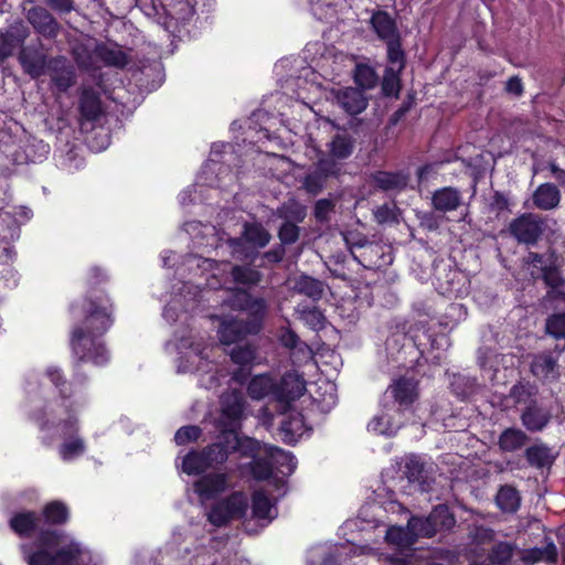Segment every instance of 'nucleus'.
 Here are the masks:
<instances>
[{"label":"nucleus","instance_id":"nucleus-1","mask_svg":"<svg viewBox=\"0 0 565 565\" xmlns=\"http://www.w3.org/2000/svg\"><path fill=\"white\" fill-rule=\"evenodd\" d=\"M70 349L73 356L72 380H68L64 371L55 365L45 370V376L56 388L62 399H70L77 387H83L88 382V375L84 371V364L106 366L110 361V352L102 337L85 332L84 327H72L70 332Z\"/></svg>","mask_w":565,"mask_h":565},{"label":"nucleus","instance_id":"nucleus-2","mask_svg":"<svg viewBox=\"0 0 565 565\" xmlns=\"http://www.w3.org/2000/svg\"><path fill=\"white\" fill-rule=\"evenodd\" d=\"M108 280L106 273L97 267L87 271V292L81 302L70 305L68 311L79 320L73 327H84L85 332L104 338L115 323V303L100 288Z\"/></svg>","mask_w":565,"mask_h":565},{"label":"nucleus","instance_id":"nucleus-3","mask_svg":"<svg viewBox=\"0 0 565 565\" xmlns=\"http://www.w3.org/2000/svg\"><path fill=\"white\" fill-rule=\"evenodd\" d=\"M418 399L419 381L414 376L399 375L392 379L386 387L382 399V408L398 415L413 414Z\"/></svg>","mask_w":565,"mask_h":565},{"label":"nucleus","instance_id":"nucleus-4","mask_svg":"<svg viewBox=\"0 0 565 565\" xmlns=\"http://www.w3.org/2000/svg\"><path fill=\"white\" fill-rule=\"evenodd\" d=\"M396 331L403 334V349L412 347L416 350V356L413 360L414 366L423 365L422 360L427 361L425 358L426 351L436 348V339L434 334L430 333L427 322L416 321L412 323H398Z\"/></svg>","mask_w":565,"mask_h":565},{"label":"nucleus","instance_id":"nucleus-5","mask_svg":"<svg viewBox=\"0 0 565 565\" xmlns=\"http://www.w3.org/2000/svg\"><path fill=\"white\" fill-rule=\"evenodd\" d=\"M253 316H256L255 313ZM265 321L253 318H224L220 322L217 335L224 345L241 344L248 335H257L264 329Z\"/></svg>","mask_w":565,"mask_h":565},{"label":"nucleus","instance_id":"nucleus-6","mask_svg":"<svg viewBox=\"0 0 565 565\" xmlns=\"http://www.w3.org/2000/svg\"><path fill=\"white\" fill-rule=\"evenodd\" d=\"M248 502L242 491H234L213 504L207 513V521L216 526H225L232 520H241L246 515Z\"/></svg>","mask_w":565,"mask_h":565},{"label":"nucleus","instance_id":"nucleus-7","mask_svg":"<svg viewBox=\"0 0 565 565\" xmlns=\"http://www.w3.org/2000/svg\"><path fill=\"white\" fill-rule=\"evenodd\" d=\"M18 49V62L24 74L33 79L46 74L51 57L40 38L31 40L28 44L23 43Z\"/></svg>","mask_w":565,"mask_h":565},{"label":"nucleus","instance_id":"nucleus-8","mask_svg":"<svg viewBox=\"0 0 565 565\" xmlns=\"http://www.w3.org/2000/svg\"><path fill=\"white\" fill-rule=\"evenodd\" d=\"M545 231V222L535 213L525 212L513 218L509 224L510 235L518 243L526 246H535Z\"/></svg>","mask_w":565,"mask_h":565},{"label":"nucleus","instance_id":"nucleus-9","mask_svg":"<svg viewBox=\"0 0 565 565\" xmlns=\"http://www.w3.org/2000/svg\"><path fill=\"white\" fill-rule=\"evenodd\" d=\"M342 166L332 158H320L307 172L302 188L310 195L320 194L331 178H339Z\"/></svg>","mask_w":565,"mask_h":565},{"label":"nucleus","instance_id":"nucleus-10","mask_svg":"<svg viewBox=\"0 0 565 565\" xmlns=\"http://www.w3.org/2000/svg\"><path fill=\"white\" fill-rule=\"evenodd\" d=\"M81 555L82 550L79 544L71 542L54 552L35 547V550L28 555L26 561L29 565H74Z\"/></svg>","mask_w":565,"mask_h":565},{"label":"nucleus","instance_id":"nucleus-11","mask_svg":"<svg viewBox=\"0 0 565 565\" xmlns=\"http://www.w3.org/2000/svg\"><path fill=\"white\" fill-rule=\"evenodd\" d=\"M565 345L556 344L554 351L545 350L532 356L530 372L540 381H557L561 376L558 359Z\"/></svg>","mask_w":565,"mask_h":565},{"label":"nucleus","instance_id":"nucleus-12","mask_svg":"<svg viewBox=\"0 0 565 565\" xmlns=\"http://www.w3.org/2000/svg\"><path fill=\"white\" fill-rule=\"evenodd\" d=\"M228 306L236 311H245L246 318H253L255 313L259 320L266 319L268 305L263 297H254L247 289L237 287L232 291Z\"/></svg>","mask_w":565,"mask_h":565},{"label":"nucleus","instance_id":"nucleus-13","mask_svg":"<svg viewBox=\"0 0 565 565\" xmlns=\"http://www.w3.org/2000/svg\"><path fill=\"white\" fill-rule=\"evenodd\" d=\"M30 36V28L23 20H15L0 30V62L11 57Z\"/></svg>","mask_w":565,"mask_h":565},{"label":"nucleus","instance_id":"nucleus-14","mask_svg":"<svg viewBox=\"0 0 565 565\" xmlns=\"http://www.w3.org/2000/svg\"><path fill=\"white\" fill-rule=\"evenodd\" d=\"M306 391V383L301 376L294 373H286L276 383V401L289 406L290 403L300 398Z\"/></svg>","mask_w":565,"mask_h":565},{"label":"nucleus","instance_id":"nucleus-15","mask_svg":"<svg viewBox=\"0 0 565 565\" xmlns=\"http://www.w3.org/2000/svg\"><path fill=\"white\" fill-rule=\"evenodd\" d=\"M53 85L58 92H67L76 79L74 67L67 62L64 56L51 57V63L47 67Z\"/></svg>","mask_w":565,"mask_h":565},{"label":"nucleus","instance_id":"nucleus-16","mask_svg":"<svg viewBox=\"0 0 565 565\" xmlns=\"http://www.w3.org/2000/svg\"><path fill=\"white\" fill-rule=\"evenodd\" d=\"M227 486L228 478L226 473L211 472L195 480L193 489L202 500H212L223 493Z\"/></svg>","mask_w":565,"mask_h":565},{"label":"nucleus","instance_id":"nucleus-17","mask_svg":"<svg viewBox=\"0 0 565 565\" xmlns=\"http://www.w3.org/2000/svg\"><path fill=\"white\" fill-rule=\"evenodd\" d=\"M28 21L40 35L47 40L55 39L61 30L57 20L43 7L31 8L28 12Z\"/></svg>","mask_w":565,"mask_h":565},{"label":"nucleus","instance_id":"nucleus-18","mask_svg":"<svg viewBox=\"0 0 565 565\" xmlns=\"http://www.w3.org/2000/svg\"><path fill=\"white\" fill-rule=\"evenodd\" d=\"M65 412H66V417L58 420L56 424L51 423L43 415L41 418L38 419L40 429L42 431H44V430H49V429L55 427L58 433V436L62 440L81 436L79 435V431H81L79 419H78L76 413L74 412V409L72 408V405L66 406Z\"/></svg>","mask_w":565,"mask_h":565},{"label":"nucleus","instance_id":"nucleus-19","mask_svg":"<svg viewBox=\"0 0 565 565\" xmlns=\"http://www.w3.org/2000/svg\"><path fill=\"white\" fill-rule=\"evenodd\" d=\"M225 443L230 444L232 454L238 452L242 458L255 459L262 450L260 443L257 439L241 436L233 429L225 430Z\"/></svg>","mask_w":565,"mask_h":565},{"label":"nucleus","instance_id":"nucleus-20","mask_svg":"<svg viewBox=\"0 0 565 565\" xmlns=\"http://www.w3.org/2000/svg\"><path fill=\"white\" fill-rule=\"evenodd\" d=\"M370 23L376 36L383 42L401 36L395 18L385 10L374 11Z\"/></svg>","mask_w":565,"mask_h":565},{"label":"nucleus","instance_id":"nucleus-21","mask_svg":"<svg viewBox=\"0 0 565 565\" xmlns=\"http://www.w3.org/2000/svg\"><path fill=\"white\" fill-rule=\"evenodd\" d=\"M522 425L531 433L542 431L551 420V413L539 402L524 407L520 415Z\"/></svg>","mask_w":565,"mask_h":565},{"label":"nucleus","instance_id":"nucleus-22","mask_svg":"<svg viewBox=\"0 0 565 565\" xmlns=\"http://www.w3.org/2000/svg\"><path fill=\"white\" fill-rule=\"evenodd\" d=\"M40 521L35 511H21L10 518L9 526L18 536L30 539L39 530Z\"/></svg>","mask_w":565,"mask_h":565},{"label":"nucleus","instance_id":"nucleus-23","mask_svg":"<svg viewBox=\"0 0 565 565\" xmlns=\"http://www.w3.org/2000/svg\"><path fill=\"white\" fill-rule=\"evenodd\" d=\"M305 428V418L301 413H287L279 425V434L281 436V440L287 445L296 444L298 439L303 435Z\"/></svg>","mask_w":565,"mask_h":565},{"label":"nucleus","instance_id":"nucleus-24","mask_svg":"<svg viewBox=\"0 0 565 565\" xmlns=\"http://www.w3.org/2000/svg\"><path fill=\"white\" fill-rule=\"evenodd\" d=\"M338 104L349 114L359 115L367 107V98L360 88L347 87L337 93Z\"/></svg>","mask_w":565,"mask_h":565},{"label":"nucleus","instance_id":"nucleus-25","mask_svg":"<svg viewBox=\"0 0 565 565\" xmlns=\"http://www.w3.org/2000/svg\"><path fill=\"white\" fill-rule=\"evenodd\" d=\"M371 180L382 191H402L408 183V177L402 171L377 170L371 174Z\"/></svg>","mask_w":565,"mask_h":565},{"label":"nucleus","instance_id":"nucleus-26","mask_svg":"<svg viewBox=\"0 0 565 565\" xmlns=\"http://www.w3.org/2000/svg\"><path fill=\"white\" fill-rule=\"evenodd\" d=\"M78 110L82 118L94 121L102 115V99L93 87H84L79 95Z\"/></svg>","mask_w":565,"mask_h":565},{"label":"nucleus","instance_id":"nucleus-27","mask_svg":"<svg viewBox=\"0 0 565 565\" xmlns=\"http://www.w3.org/2000/svg\"><path fill=\"white\" fill-rule=\"evenodd\" d=\"M557 263V256L551 250L547 257V264L541 266V278L548 290L564 291L565 278Z\"/></svg>","mask_w":565,"mask_h":565},{"label":"nucleus","instance_id":"nucleus-28","mask_svg":"<svg viewBox=\"0 0 565 565\" xmlns=\"http://www.w3.org/2000/svg\"><path fill=\"white\" fill-rule=\"evenodd\" d=\"M461 204V193L452 186H444L436 190L431 196V205L438 212H451Z\"/></svg>","mask_w":565,"mask_h":565},{"label":"nucleus","instance_id":"nucleus-29","mask_svg":"<svg viewBox=\"0 0 565 565\" xmlns=\"http://www.w3.org/2000/svg\"><path fill=\"white\" fill-rule=\"evenodd\" d=\"M276 381L269 374H258L247 384V394L252 399L260 401L271 397L276 401Z\"/></svg>","mask_w":565,"mask_h":565},{"label":"nucleus","instance_id":"nucleus-30","mask_svg":"<svg viewBox=\"0 0 565 565\" xmlns=\"http://www.w3.org/2000/svg\"><path fill=\"white\" fill-rule=\"evenodd\" d=\"M561 202V192L554 183L546 182L540 184L533 193L534 205L543 211H550L558 206Z\"/></svg>","mask_w":565,"mask_h":565},{"label":"nucleus","instance_id":"nucleus-31","mask_svg":"<svg viewBox=\"0 0 565 565\" xmlns=\"http://www.w3.org/2000/svg\"><path fill=\"white\" fill-rule=\"evenodd\" d=\"M222 414L230 420H239L245 409V398L243 393L234 388L221 396Z\"/></svg>","mask_w":565,"mask_h":565},{"label":"nucleus","instance_id":"nucleus-32","mask_svg":"<svg viewBox=\"0 0 565 565\" xmlns=\"http://www.w3.org/2000/svg\"><path fill=\"white\" fill-rule=\"evenodd\" d=\"M404 473L409 482H417L423 490L429 488L433 478L429 477L425 462L420 457L412 455L406 459Z\"/></svg>","mask_w":565,"mask_h":565},{"label":"nucleus","instance_id":"nucleus-33","mask_svg":"<svg viewBox=\"0 0 565 565\" xmlns=\"http://www.w3.org/2000/svg\"><path fill=\"white\" fill-rule=\"evenodd\" d=\"M524 457L530 467L540 470L551 468L555 460L551 448L545 444H535L527 447L524 451Z\"/></svg>","mask_w":565,"mask_h":565},{"label":"nucleus","instance_id":"nucleus-34","mask_svg":"<svg viewBox=\"0 0 565 565\" xmlns=\"http://www.w3.org/2000/svg\"><path fill=\"white\" fill-rule=\"evenodd\" d=\"M230 276L236 285L248 288L258 286L263 279V274L249 265H233Z\"/></svg>","mask_w":565,"mask_h":565},{"label":"nucleus","instance_id":"nucleus-35","mask_svg":"<svg viewBox=\"0 0 565 565\" xmlns=\"http://www.w3.org/2000/svg\"><path fill=\"white\" fill-rule=\"evenodd\" d=\"M440 512L431 511L430 514L426 518L420 516H412L409 521V529L413 532L415 537V542L418 537H433L439 532L435 523V519L439 515Z\"/></svg>","mask_w":565,"mask_h":565},{"label":"nucleus","instance_id":"nucleus-36","mask_svg":"<svg viewBox=\"0 0 565 565\" xmlns=\"http://www.w3.org/2000/svg\"><path fill=\"white\" fill-rule=\"evenodd\" d=\"M530 440L529 436L520 428H505L499 436L498 445L504 452H513L523 448Z\"/></svg>","mask_w":565,"mask_h":565},{"label":"nucleus","instance_id":"nucleus-37","mask_svg":"<svg viewBox=\"0 0 565 565\" xmlns=\"http://www.w3.org/2000/svg\"><path fill=\"white\" fill-rule=\"evenodd\" d=\"M498 508L504 513H515L521 505V495L511 484L501 486L495 495Z\"/></svg>","mask_w":565,"mask_h":565},{"label":"nucleus","instance_id":"nucleus-38","mask_svg":"<svg viewBox=\"0 0 565 565\" xmlns=\"http://www.w3.org/2000/svg\"><path fill=\"white\" fill-rule=\"evenodd\" d=\"M354 151V139L349 134H337L329 143V156L333 160H345Z\"/></svg>","mask_w":565,"mask_h":565},{"label":"nucleus","instance_id":"nucleus-39","mask_svg":"<svg viewBox=\"0 0 565 565\" xmlns=\"http://www.w3.org/2000/svg\"><path fill=\"white\" fill-rule=\"evenodd\" d=\"M203 448L211 468L225 463L232 454L230 444L225 443V430L221 433L216 441Z\"/></svg>","mask_w":565,"mask_h":565},{"label":"nucleus","instance_id":"nucleus-40","mask_svg":"<svg viewBox=\"0 0 565 565\" xmlns=\"http://www.w3.org/2000/svg\"><path fill=\"white\" fill-rule=\"evenodd\" d=\"M95 54L106 66L124 68L129 63V57L122 50L110 47L105 43L96 45Z\"/></svg>","mask_w":565,"mask_h":565},{"label":"nucleus","instance_id":"nucleus-41","mask_svg":"<svg viewBox=\"0 0 565 565\" xmlns=\"http://www.w3.org/2000/svg\"><path fill=\"white\" fill-rule=\"evenodd\" d=\"M204 448L190 450L182 460V470L188 476H199L210 469Z\"/></svg>","mask_w":565,"mask_h":565},{"label":"nucleus","instance_id":"nucleus-42","mask_svg":"<svg viewBox=\"0 0 565 565\" xmlns=\"http://www.w3.org/2000/svg\"><path fill=\"white\" fill-rule=\"evenodd\" d=\"M295 290L313 301H318L323 296L324 285L321 280L302 274L295 281Z\"/></svg>","mask_w":565,"mask_h":565},{"label":"nucleus","instance_id":"nucleus-43","mask_svg":"<svg viewBox=\"0 0 565 565\" xmlns=\"http://www.w3.org/2000/svg\"><path fill=\"white\" fill-rule=\"evenodd\" d=\"M243 238L257 248L268 245L271 239L270 233L257 222H246L243 227Z\"/></svg>","mask_w":565,"mask_h":565},{"label":"nucleus","instance_id":"nucleus-44","mask_svg":"<svg viewBox=\"0 0 565 565\" xmlns=\"http://www.w3.org/2000/svg\"><path fill=\"white\" fill-rule=\"evenodd\" d=\"M87 450V445L82 436L63 439L58 446V456L63 461H72L82 457Z\"/></svg>","mask_w":565,"mask_h":565},{"label":"nucleus","instance_id":"nucleus-45","mask_svg":"<svg viewBox=\"0 0 565 565\" xmlns=\"http://www.w3.org/2000/svg\"><path fill=\"white\" fill-rule=\"evenodd\" d=\"M42 516L50 525H63L70 519V511L65 503L51 501L43 507Z\"/></svg>","mask_w":565,"mask_h":565},{"label":"nucleus","instance_id":"nucleus-46","mask_svg":"<svg viewBox=\"0 0 565 565\" xmlns=\"http://www.w3.org/2000/svg\"><path fill=\"white\" fill-rule=\"evenodd\" d=\"M557 558V547L553 542H548L544 547H533L526 550L523 555V561L527 564H534L542 561L555 564Z\"/></svg>","mask_w":565,"mask_h":565},{"label":"nucleus","instance_id":"nucleus-47","mask_svg":"<svg viewBox=\"0 0 565 565\" xmlns=\"http://www.w3.org/2000/svg\"><path fill=\"white\" fill-rule=\"evenodd\" d=\"M539 393L537 387L530 382H518L510 390V397L516 405L529 406L532 403L537 402L536 395Z\"/></svg>","mask_w":565,"mask_h":565},{"label":"nucleus","instance_id":"nucleus-48","mask_svg":"<svg viewBox=\"0 0 565 565\" xmlns=\"http://www.w3.org/2000/svg\"><path fill=\"white\" fill-rule=\"evenodd\" d=\"M403 71L395 70L394 66H386L381 83V90L385 97L397 98L402 88L401 74Z\"/></svg>","mask_w":565,"mask_h":565},{"label":"nucleus","instance_id":"nucleus-49","mask_svg":"<svg viewBox=\"0 0 565 565\" xmlns=\"http://www.w3.org/2000/svg\"><path fill=\"white\" fill-rule=\"evenodd\" d=\"M228 355L236 365H254L257 358V348L249 342L236 344L228 351Z\"/></svg>","mask_w":565,"mask_h":565},{"label":"nucleus","instance_id":"nucleus-50","mask_svg":"<svg viewBox=\"0 0 565 565\" xmlns=\"http://www.w3.org/2000/svg\"><path fill=\"white\" fill-rule=\"evenodd\" d=\"M277 215L285 222L302 223L307 216V207L297 200H288L278 207Z\"/></svg>","mask_w":565,"mask_h":565},{"label":"nucleus","instance_id":"nucleus-51","mask_svg":"<svg viewBox=\"0 0 565 565\" xmlns=\"http://www.w3.org/2000/svg\"><path fill=\"white\" fill-rule=\"evenodd\" d=\"M386 44L387 66L404 71L406 67V53L402 47V36L384 42Z\"/></svg>","mask_w":565,"mask_h":565},{"label":"nucleus","instance_id":"nucleus-52","mask_svg":"<svg viewBox=\"0 0 565 565\" xmlns=\"http://www.w3.org/2000/svg\"><path fill=\"white\" fill-rule=\"evenodd\" d=\"M273 503L264 490H256L252 494V514L258 520L271 519Z\"/></svg>","mask_w":565,"mask_h":565},{"label":"nucleus","instance_id":"nucleus-53","mask_svg":"<svg viewBox=\"0 0 565 565\" xmlns=\"http://www.w3.org/2000/svg\"><path fill=\"white\" fill-rule=\"evenodd\" d=\"M390 413L383 408L381 415H376L370 420L367 429L379 435L394 434L398 426L393 422Z\"/></svg>","mask_w":565,"mask_h":565},{"label":"nucleus","instance_id":"nucleus-54","mask_svg":"<svg viewBox=\"0 0 565 565\" xmlns=\"http://www.w3.org/2000/svg\"><path fill=\"white\" fill-rule=\"evenodd\" d=\"M385 540L387 543L397 546H411L416 543L413 532L409 529V521L406 527L390 526L386 531Z\"/></svg>","mask_w":565,"mask_h":565},{"label":"nucleus","instance_id":"nucleus-55","mask_svg":"<svg viewBox=\"0 0 565 565\" xmlns=\"http://www.w3.org/2000/svg\"><path fill=\"white\" fill-rule=\"evenodd\" d=\"M300 319L313 331H320L326 328L327 318L317 307H303L299 310Z\"/></svg>","mask_w":565,"mask_h":565},{"label":"nucleus","instance_id":"nucleus-56","mask_svg":"<svg viewBox=\"0 0 565 565\" xmlns=\"http://www.w3.org/2000/svg\"><path fill=\"white\" fill-rule=\"evenodd\" d=\"M354 82L362 89H372L377 83V74L366 64H358L354 72Z\"/></svg>","mask_w":565,"mask_h":565},{"label":"nucleus","instance_id":"nucleus-57","mask_svg":"<svg viewBox=\"0 0 565 565\" xmlns=\"http://www.w3.org/2000/svg\"><path fill=\"white\" fill-rule=\"evenodd\" d=\"M62 533L57 530H41L35 540V547L46 548V551L54 552L60 548V544L62 541Z\"/></svg>","mask_w":565,"mask_h":565},{"label":"nucleus","instance_id":"nucleus-58","mask_svg":"<svg viewBox=\"0 0 565 565\" xmlns=\"http://www.w3.org/2000/svg\"><path fill=\"white\" fill-rule=\"evenodd\" d=\"M513 556V546L508 542L495 543L489 553V561L493 565H504L510 563Z\"/></svg>","mask_w":565,"mask_h":565},{"label":"nucleus","instance_id":"nucleus-59","mask_svg":"<svg viewBox=\"0 0 565 565\" xmlns=\"http://www.w3.org/2000/svg\"><path fill=\"white\" fill-rule=\"evenodd\" d=\"M544 331L555 340L565 339V316L550 313L545 319Z\"/></svg>","mask_w":565,"mask_h":565},{"label":"nucleus","instance_id":"nucleus-60","mask_svg":"<svg viewBox=\"0 0 565 565\" xmlns=\"http://www.w3.org/2000/svg\"><path fill=\"white\" fill-rule=\"evenodd\" d=\"M252 477L257 481H265L273 476V465L268 459L256 457L249 463Z\"/></svg>","mask_w":565,"mask_h":565},{"label":"nucleus","instance_id":"nucleus-61","mask_svg":"<svg viewBox=\"0 0 565 565\" xmlns=\"http://www.w3.org/2000/svg\"><path fill=\"white\" fill-rule=\"evenodd\" d=\"M202 436V429L198 425H185L180 427L174 434V443L178 446H184L196 441Z\"/></svg>","mask_w":565,"mask_h":565},{"label":"nucleus","instance_id":"nucleus-62","mask_svg":"<svg viewBox=\"0 0 565 565\" xmlns=\"http://www.w3.org/2000/svg\"><path fill=\"white\" fill-rule=\"evenodd\" d=\"M452 392L460 398L467 399L473 394L476 387V381L469 377L458 375L454 377L451 382Z\"/></svg>","mask_w":565,"mask_h":565},{"label":"nucleus","instance_id":"nucleus-63","mask_svg":"<svg viewBox=\"0 0 565 565\" xmlns=\"http://www.w3.org/2000/svg\"><path fill=\"white\" fill-rule=\"evenodd\" d=\"M335 203L330 199H319L313 205V217L319 224H327L334 212Z\"/></svg>","mask_w":565,"mask_h":565},{"label":"nucleus","instance_id":"nucleus-64","mask_svg":"<svg viewBox=\"0 0 565 565\" xmlns=\"http://www.w3.org/2000/svg\"><path fill=\"white\" fill-rule=\"evenodd\" d=\"M545 301L552 315L565 316V291L547 290Z\"/></svg>","mask_w":565,"mask_h":565}]
</instances>
